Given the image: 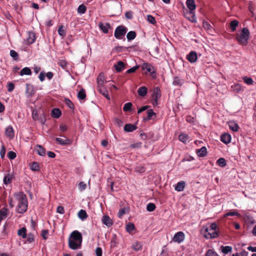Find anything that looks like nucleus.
I'll return each mask as SVG.
<instances>
[{
  "label": "nucleus",
  "mask_w": 256,
  "mask_h": 256,
  "mask_svg": "<svg viewBox=\"0 0 256 256\" xmlns=\"http://www.w3.org/2000/svg\"><path fill=\"white\" fill-rule=\"evenodd\" d=\"M14 200L10 198L8 200L9 204L13 208L16 203L17 204L16 211L19 214H23L28 208V200L26 196L23 192H16L14 194Z\"/></svg>",
  "instance_id": "f257e3e1"
},
{
  "label": "nucleus",
  "mask_w": 256,
  "mask_h": 256,
  "mask_svg": "<svg viewBox=\"0 0 256 256\" xmlns=\"http://www.w3.org/2000/svg\"><path fill=\"white\" fill-rule=\"evenodd\" d=\"M218 226L216 223L208 224L203 226V234L207 239L216 238L218 236Z\"/></svg>",
  "instance_id": "f03ea898"
},
{
  "label": "nucleus",
  "mask_w": 256,
  "mask_h": 256,
  "mask_svg": "<svg viewBox=\"0 0 256 256\" xmlns=\"http://www.w3.org/2000/svg\"><path fill=\"white\" fill-rule=\"evenodd\" d=\"M250 36V32L246 28H244L240 34H237L236 40L238 42L242 45L246 46Z\"/></svg>",
  "instance_id": "7ed1b4c3"
},
{
  "label": "nucleus",
  "mask_w": 256,
  "mask_h": 256,
  "mask_svg": "<svg viewBox=\"0 0 256 256\" xmlns=\"http://www.w3.org/2000/svg\"><path fill=\"white\" fill-rule=\"evenodd\" d=\"M127 30V28L124 26H118L115 30L114 36L116 38L120 40L126 34Z\"/></svg>",
  "instance_id": "20e7f679"
},
{
  "label": "nucleus",
  "mask_w": 256,
  "mask_h": 256,
  "mask_svg": "<svg viewBox=\"0 0 256 256\" xmlns=\"http://www.w3.org/2000/svg\"><path fill=\"white\" fill-rule=\"evenodd\" d=\"M161 96V93L160 89L156 87L153 90V93L152 95V100H153V105H157L158 104V100Z\"/></svg>",
  "instance_id": "39448f33"
},
{
  "label": "nucleus",
  "mask_w": 256,
  "mask_h": 256,
  "mask_svg": "<svg viewBox=\"0 0 256 256\" xmlns=\"http://www.w3.org/2000/svg\"><path fill=\"white\" fill-rule=\"evenodd\" d=\"M142 68L144 70H146V74L149 73L152 75L156 74L154 68L150 64L144 63L142 65Z\"/></svg>",
  "instance_id": "423d86ee"
},
{
  "label": "nucleus",
  "mask_w": 256,
  "mask_h": 256,
  "mask_svg": "<svg viewBox=\"0 0 256 256\" xmlns=\"http://www.w3.org/2000/svg\"><path fill=\"white\" fill-rule=\"evenodd\" d=\"M70 238L73 239L74 240H76L77 242L78 241L79 242L78 244H81L82 242V235L78 230H74L73 232H72Z\"/></svg>",
  "instance_id": "0eeeda50"
},
{
  "label": "nucleus",
  "mask_w": 256,
  "mask_h": 256,
  "mask_svg": "<svg viewBox=\"0 0 256 256\" xmlns=\"http://www.w3.org/2000/svg\"><path fill=\"white\" fill-rule=\"evenodd\" d=\"M64 138H56V140L58 144L62 146L70 145L72 141L64 136H62Z\"/></svg>",
  "instance_id": "6e6552de"
},
{
  "label": "nucleus",
  "mask_w": 256,
  "mask_h": 256,
  "mask_svg": "<svg viewBox=\"0 0 256 256\" xmlns=\"http://www.w3.org/2000/svg\"><path fill=\"white\" fill-rule=\"evenodd\" d=\"M184 234L182 232H178L176 233L173 237L172 240L174 242L180 243L184 241Z\"/></svg>",
  "instance_id": "1a4fd4ad"
},
{
  "label": "nucleus",
  "mask_w": 256,
  "mask_h": 256,
  "mask_svg": "<svg viewBox=\"0 0 256 256\" xmlns=\"http://www.w3.org/2000/svg\"><path fill=\"white\" fill-rule=\"evenodd\" d=\"M36 40L35 34L34 32H29L28 34L27 38L24 40V43L26 44H33Z\"/></svg>",
  "instance_id": "9d476101"
},
{
  "label": "nucleus",
  "mask_w": 256,
  "mask_h": 256,
  "mask_svg": "<svg viewBox=\"0 0 256 256\" xmlns=\"http://www.w3.org/2000/svg\"><path fill=\"white\" fill-rule=\"evenodd\" d=\"M79 242L74 240L73 239L69 238L68 246L72 250H76L80 247L81 244H78Z\"/></svg>",
  "instance_id": "9b49d317"
},
{
  "label": "nucleus",
  "mask_w": 256,
  "mask_h": 256,
  "mask_svg": "<svg viewBox=\"0 0 256 256\" xmlns=\"http://www.w3.org/2000/svg\"><path fill=\"white\" fill-rule=\"evenodd\" d=\"M187 60L191 63H194L196 62L198 57L197 54L196 52L192 51L186 56Z\"/></svg>",
  "instance_id": "f8f14e48"
},
{
  "label": "nucleus",
  "mask_w": 256,
  "mask_h": 256,
  "mask_svg": "<svg viewBox=\"0 0 256 256\" xmlns=\"http://www.w3.org/2000/svg\"><path fill=\"white\" fill-rule=\"evenodd\" d=\"M98 26L104 33L107 34L108 32V29L110 28V26L109 23L103 24L100 22L98 24Z\"/></svg>",
  "instance_id": "ddd939ff"
},
{
  "label": "nucleus",
  "mask_w": 256,
  "mask_h": 256,
  "mask_svg": "<svg viewBox=\"0 0 256 256\" xmlns=\"http://www.w3.org/2000/svg\"><path fill=\"white\" fill-rule=\"evenodd\" d=\"M186 4L187 7L190 10V12L192 14L193 11L196 9V8L194 0H186Z\"/></svg>",
  "instance_id": "4468645a"
},
{
  "label": "nucleus",
  "mask_w": 256,
  "mask_h": 256,
  "mask_svg": "<svg viewBox=\"0 0 256 256\" xmlns=\"http://www.w3.org/2000/svg\"><path fill=\"white\" fill-rule=\"evenodd\" d=\"M102 221L103 224L109 227L112 224V221L107 215H104L102 216Z\"/></svg>",
  "instance_id": "2eb2a0df"
},
{
  "label": "nucleus",
  "mask_w": 256,
  "mask_h": 256,
  "mask_svg": "<svg viewBox=\"0 0 256 256\" xmlns=\"http://www.w3.org/2000/svg\"><path fill=\"white\" fill-rule=\"evenodd\" d=\"M6 135L10 139H12L14 137V130L10 126H8L5 130Z\"/></svg>",
  "instance_id": "dca6fc26"
},
{
  "label": "nucleus",
  "mask_w": 256,
  "mask_h": 256,
  "mask_svg": "<svg viewBox=\"0 0 256 256\" xmlns=\"http://www.w3.org/2000/svg\"><path fill=\"white\" fill-rule=\"evenodd\" d=\"M220 140L226 144H228L230 142L231 136L228 134H224L220 136Z\"/></svg>",
  "instance_id": "f3484780"
},
{
  "label": "nucleus",
  "mask_w": 256,
  "mask_h": 256,
  "mask_svg": "<svg viewBox=\"0 0 256 256\" xmlns=\"http://www.w3.org/2000/svg\"><path fill=\"white\" fill-rule=\"evenodd\" d=\"M233 91L237 93L243 92L244 90V87L240 84H236L232 86Z\"/></svg>",
  "instance_id": "a211bd4d"
},
{
  "label": "nucleus",
  "mask_w": 256,
  "mask_h": 256,
  "mask_svg": "<svg viewBox=\"0 0 256 256\" xmlns=\"http://www.w3.org/2000/svg\"><path fill=\"white\" fill-rule=\"evenodd\" d=\"M185 186V182L184 181H180L177 183L175 186L174 189L178 192H182L184 190Z\"/></svg>",
  "instance_id": "6ab92c4d"
},
{
  "label": "nucleus",
  "mask_w": 256,
  "mask_h": 256,
  "mask_svg": "<svg viewBox=\"0 0 256 256\" xmlns=\"http://www.w3.org/2000/svg\"><path fill=\"white\" fill-rule=\"evenodd\" d=\"M8 210L6 208L4 207L2 208L0 210V220L6 218L8 216Z\"/></svg>",
  "instance_id": "aec40b11"
},
{
  "label": "nucleus",
  "mask_w": 256,
  "mask_h": 256,
  "mask_svg": "<svg viewBox=\"0 0 256 256\" xmlns=\"http://www.w3.org/2000/svg\"><path fill=\"white\" fill-rule=\"evenodd\" d=\"M114 67L116 72H120L124 68V64L122 61H118L114 65Z\"/></svg>",
  "instance_id": "412c9836"
},
{
  "label": "nucleus",
  "mask_w": 256,
  "mask_h": 256,
  "mask_svg": "<svg viewBox=\"0 0 256 256\" xmlns=\"http://www.w3.org/2000/svg\"><path fill=\"white\" fill-rule=\"evenodd\" d=\"M98 91L107 99L110 100L108 93V90L105 88L104 86H98Z\"/></svg>",
  "instance_id": "4be33fe9"
},
{
  "label": "nucleus",
  "mask_w": 256,
  "mask_h": 256,
  "mask_svg": "<svg viewBox=\"0 0 256 256\" xmlns=\"http://www.w3.org/2000/svg\"><path fill=\"white\" fill-rule=\"evenodd\" d=\"M136 126L130 124H126L124 127V130L126 132H132L136 130Z\"/></svg>",
  "instance_id": "5701e85b"
},
{
  "label": "nucleus",
  "mask_w": 256,
  "mask_h": 256,
  "mask_svg": "<svg viewBox=\"0 0 256 256\" xmlns=\"http://www.w3.org/2000/svg\"><path fill=\"white\" fill-rule=\"evenodd\" d=\"M196 153L198 156L203 157L206 154V148L205 146H202L200 149L197 150Z\"/></svg>",
  "instance_id": "b1692460"
},
{
  "label": "nucleus",
  "mask_w": 256,
  "mask_h": 256,
  "mask_svg": "<svg viewBox=\"0 0 256 256\" xmlns=\"http://www.w3.org/2000/svg\"><path fill=\"white\" fill-rule=\"evenodd\" d=\"M104 74L102 73L100 74L97 78L98 86H104Z\"/></svg>",
  "instance_id": "393cba45"
},
{
  "label": "nucleus",
  "mask_w": 256,
  "mask_h": 256,
  "mask_svg": "<svg viewBox=\"0 0 256 256\" xmlns=\"http://www.w3.org/2000/svg\"><path fill=\"white\" fill-rule=\"evenodd\" d=\"M142 244L138 241L134 242L132 245V248L135 251H138L142 248Z\"/></svg>",
  "instance_id": "a878e982"
},
{
  "label": "nucleus",
  "mask_w": 256,
  "mask_h": 256,
  "mask_svg": "<svg viewBox=\"0 0 256 256\" xmlns=\"http://www.w3.org/2000/svg\"><path fill=\"white\" fill-rule=\"evenodd\" d=\"M178 140L183 143L188 142L189 136L186 134H181L178 136Z\"/></svg>",
  "instance_id": "bb28decb"
},
{
  "label": "nucleus",
  "mask_w": 256,
  "mask_h": 256,
  "mask_svg": "<svg viewBox=\"0 0 256 256\" xmlns=\"http://www.w3.org/2000/svg\"><path fill=\"white\" fill-rule=\"evenodd\" d=\"M148 92V88L146 86L140 87L138 90L140 96H144Z\"/></svg>",
  "instance_id": "cd10ccee"
},
{
  "label": "nucleus",
  "mask_w": 256,
  "mask_h": 256,
  "mask_svg": "<svg viewBox=\"0 0 256 256\" xmlns=\"http://www.w3.org/2000/svg\"><path fill=\"white\" fill-rule=\"evenodd\" d=\"M35 150L37 153L40 156H44L46 154L45 149L40 145H38Z\"/></svg>",
  "instance_id": "c85d7f7f"
},
{
  "label": "nucleus",
  "mask_w": 256,
  "mask_h": 256,
  "mask_svg": "<svg viewBox=\"0 0 256 256\" xmlns=\"http://www.w3.org/2000/svg\"><path fill=\"white\" fill-rule=\"evenodd\" d=\"M228 126L234 132H236L238 130V124L234 121H230L228 122Z\"/></svg>",
  "instance_id": "c756f323"
},
{
  "label": "nucleus",
  "mask_w": 256,
  "mask_h": 256,
  "mask_svg": "<svg viewBox=\"0 0 256 256\" xmlns=\"http://www.w3.org/2000/svg\"><path fill=\"white\" fill-rule=\"evenodd\" d=\"M61 114V111L58 108H54L52 112V116L56 118H59Z\"/></svg>",
  "instance_id": "7c9ffc66"
},
{
  "label": "nucleus",
  "mask_w": 256,
  "mask_h": 256,
  "mask_svg": "<svg viewBox=\"0 0 256 256\" xmlns=\"http://www.w3.org/2000/svg\"><path fill=\"white\" fill-rule=\"evenodd\" d=\"M18 234L22 236L23 238H26L27 236L26 230L25 228L23 227L20 229H19L18 231Z\"/></svg>",
  "instance_id": "2f4dec72"
},
{
  "label": "nucleus",
  "mask_w": 256,
  "mask_h": 256,
  "mask_svg": "<svg viewBox=\"0 0 256 256\" xmlns=\"http://www.w3.org/2000/svg\"><path fill=\"white\" fill-rule=\"evenodd\" d=\"M32 74V72L30 69L29 68L25 67L23 68L21 71L20 72V75H30Z\"/></svg>",
  "instance_id": "473e14b6"
},
{
  "label": "nucleus",
  "mask_w": 256,
  "mask_h": 256,
  "mask_svg": "<svg viewBox=\"0 0 256 256\" xmlns=\"http://www.w3.org/2000/svg\"><path fill=\"white\" fill-rule=\"evenodd\" d=\"M136 37V32L134 31L129 32L126 35V38L128 41L133 40Z\"/></svg>",
  "instance_id": "72a5a7b5"
},
{
  "label": "nucleus",
  "mask_w": 256,
  "mask_h": 256,
  "mask_svg": "<svg viewBox=\"0 0 256 256\" xmlns=\"http://www.w3.org/2000/svg\"><path fill=\"white\" fill-rule=\"evenodd\" d=\"M78 216L82 220H84L88 217L86 212L83 210H81L79 211Z\"/></svg>",
  "instance_id": "f704fd0d"
},
{
  "label": "nucleus",
  "mask_w": 256,
  "mask_h": 256,
  "mask_svg": "<svg viewBox=\"0 0 256 256\" xmlns=\"http://www.w3.org/2000/svg\"><path fill=\"white\" fill-rule=\"evenodd\" d=\"M12 176L8 174L4 177L3 180L4 183L6 185L10 184L12 182Z\"/></svg>",
  "instance_id": "c9c22d12"
},
{
  "label": "nucleus",
  "mask_w": 256,
  "mask_h": 256,
  "mask_svg": "<svg viewBox=\"0 0 256 256\" xmlns=\"http://www.w3.org/2000/svg\"><path fill=\"white\" fill-rule=\"evenodd\" d=\"M220 248L222 252L225 254H227L232 250V247L230 246H222Z\"/></svg>",
  "instance_id": "e433bc0d"
},
{
  "label": "nucleus",
  "mask_w": 256,
  "mask_h": 256,
  "mask_svg": "<svg viewBox=\"0 0 256 256\" xmlns=\"http://www.w3.org/2000/svg\"><path fill=\"white\" fill-rule=\"evenodd\" d=\"M238 24V22L236 20H234L231 22L230 24V27L232 32H234L236 30V28Z\"/></svg>",
  "instance_id": "4c0bfd02"
},
{
  "label": "nucleus",
  "mask_w": 256,
  "mask_h": 256,
  "mask_svg": "<svg viewBox=\"0 0 256 256\" xmlns=\"http://www.w3.org/2000/svg\"><path fill=\"white\" fill-rule=\"evenodd\" d=\"M217 164L220 167L224 168L226 165V160L224 158H220L216 161Z\"/></svg>",
  "instance_id": "58836bf2"
},
{
  "label": "nucleus",
  "mask_w": 256,
  "mask_h": 256,
  "mask_svg": "<svg viewBox=\"0 0 256 256\" xmlns=\"http://www.w3.org/2000/svg\"><path fill=\"white\" fill-rule=\"evenodd\" d=\"M86 6L84 4H82L78 6V12L79 14H84L86 12Z\"/></svg>",
  "instance_id": "ea45409f"
},
{
  "label": "nucleus",
  "mask_w": 256,
  "mask_h": 256,
  "mask_svg": "<svg viewBox=\"0 0 256 256\" xmlns=\"http://www.w3.org/2000/svg\"><path fill=\"white\" fill-rule=\"evenodd\" d=\"M156 208V206L153 203H149L146 206V210L148 212H153Z\"/></svg>",
  "instance_id": "a19ab883"
},
{
  "label": "nucleus",
  "mask_w": 256,
  "mask_h": 256,
  "mask_svg": "<svg viewBox=\"0 0 256 256\" xmlns=\"http://www.w3.org/2000/svg\"><path fill=\"white\" fill-rule=\"evenodd\" d=\"M86 96L85 91L84 90H81L78 94V97L80 100H84Z\"/></svg>",
  "instance_id": "79ce46f5"
},
{
  "label": "nucleus",
  "mask_w": 256,
  "mask_h": 256,
  "mask_svg": "<svg viewBox=\"0 0 256 256\" xmlns=\"http://www.w3.org/2000/svg\"><path fill=\"white\" fill-rule=\"evenodd\" d=\"M132 104L131 102H127L124 104L123 107V110L124 112H128L131 110Z\"/></svg>",
  "instance_id": "37998d69"
},
{
  "label": "nucleus",
  "mask_w": 256,
  "mask_h": 256,
  "mask_svg": "<svg viewBox=\"0 0 256 256\" xmlns=\"http://www.w3.org/2000/svg\"><path fill=\"white\" fill-rule=\"evenodd\" d=\"M243 80L244 82L248 85L252 84L254 83V80L250 78L244 76L243 78Z\"/></svg>",
  "instance_id": "c03bdc74"
},
{
  "label": "nucleus",
  "mask_w": 256,
  "mask_h": 256,
  "mask_svg": "<svg viewBox=\"0 0 256 256\" xmlns=\"http://www.w3.org/2000/svg\"><path fill=\"white\" fill-rule=\"evenodd\" d=\"M30 168L33 171L38 170L39 169V166L36 162H33L30 166Z\"/></svg>",
  "instance_id": "a18cd8bd"
},
{
  "label": "nucleus",
  "mask_w": 256,
  "mask_h": 256,
  "mask_svg": "<svg viewBox=\"0 0 256 256\" xmlns=\"http://www.w3.org/2000/svg\"><path fill=\"white\" fill-rule=\"evenodd\" d=\"M148 113V117L147 119L148 120L152 119V116H156V114L154 112L152 109H150L147 111Z\"/></svg>",
  "instance_id": "49530a36"
},
{
  "label": "nucleus",
  "mask_w": 256,
  "mask_h": 256,
  "mask_svg": "<svg viewBox=\"0 0 256 256\" xmlns=\"http://www.w3.org/2000/svg\"><path fill=\"white\" fill-rule=\"evenodd\" d=\"M134 229V226L132 223H128L126 226V230L128 232H131Z\"/></svg>",
  "instance_id": "de8ad7c7"
},
{
  "label": "nucleus",
  "mask_w": 256,
  "mask_h": 256,
  "mask_svg": "<svg viewBox=\"0 0 256 256\" xmlns=\"http://www.w3.org/2000/svg\"><path fill=\"white\" fill-rule=\"evenodd\" d=\"M173 84L174 86H182V80L176 77L174 78Z\"/></svg>",
  "instance_id": "09e8293b"
},
{
  "label": "nucleus",
  "mask_w": 256,
  "mask_h": 256,
  "mask_svg": "<svg viewBox=\"0 0 256 256\" xmlns=\"http://www.w3.org/2000/svg\"><path fill=\"white\" fill-rule=\"evenodd\" d=\"M203 27L206 30L210 32L212 31V27L211 25L207 22H203Z\"/></svg>",
  "instance_id": "8fccbe9b"
},
{
  "label": "nucleus",
  "mask_w": 256,
  "mask_h": 256,
  "mask_svg": "<svg viewBox=\"0 0 256 256\" xmlns=\"http://www.w3.org/2000/svg\"><path fill=\"white\" fill-rule=\"evenodd\" d=\"M16 156V154L13 151H10L8 153V157L10 160H14Z\"/></svg>",
  "instance_id": "3c124183"
},
{
  "label": "nucleus",
  "mask_w": 256,
  "mask_h": 256,
  "mask_svg": "<svg viewBox=\"0 0 256 256\" xmlns=\"http://www.w3.org/2000/svg\"><path fill=\"white\" fill-rule=\"evenodd\" d=\"M26 238H27L26 241L28 243H32V242H33L34 241V234H32L31 233L28 234L27 235V236Z\"/></svg>",
  "instance_id": "603ef678"
},
{
  "label": "nucleus",
  "mask_w": 256,
  "mask_h": 256,
  "mask_svg": "<svg viewBox=\"0 0 256 256\" xmlns=\"http://www.w3.org/2000/svg\"><path fill=\"white\" fill-rule=\"evenodd\" d=\"M139 66L136 65L134 66H133L132 68L128 69L126 72L127 74L134 73L139 68Z\"/></svg>",
  "instance_id": "864d4df0"
},
{
  "label": "nucleus",
  "mask_w": 256,
  "mask_h": 256,
  "mask_svg": "<svg viewBox=\"0 0 256 256\" xmlns=\"http://www.w3.org/2000/svg\"><path fill=\"white\" fill-rule=\"evenodd\" d=\"M10 56L14 60H17L18 59V54L14 50H11L10 51Z\"/></svg>",
  "instance_id": "5fc2aeb1"
},
{
  "label": "nucleus",
  "mask_w": 256,
  "mask_h": 256,
  "mask_svg": "<svg viewBox=\"0 0 256 256\" xmlns=\"http://www.w3.org/2000/svg\"><path fill=\"white\" fill-rule=\"evenodd\" d=\"M147 20L152 24H154L156 22L155 18L151 15L147 16Z\"/></svg>",
  "instance_id": "6e6d98bb"
},
{
  "label": "nucleus",
  "mask_w": 256,
  "mask_h": 256,
  "mask_svg": "<svg viewBox=\"0 0 256 256\" xmlns=\"http://www.w3.org/2000/svg\"><path fill=\"white\" fill-rule=\"evenodd\" d=\"M206 256H218V254L213 250L210 249L207 251Z\"/></svg>",
  "instance_id": "4d7b16f0"
},
{
  "label": "nucleus",
  "mask_w": 256,
  "mask_h": 256,
  "mask_svg": "<svg viewBox=\"0 0 256 256\" xmlns=\"http://www.w3.org/2000/svg\"><path fill=\"white\" fill-rule=\"evenodd\" d=\"M240 216V214L239 213H238V212H228L224 214L225 216Z\"/></svg>",
  "instance_id": "13d9d810"
},
{
  "label": "nucleus",
  "mask_w": 256,
  "mask_h": 256,
  "mask_svg": "<svg viewBox=\"0 0 256 256\" xmlns=\"http://www.w3.org/2000/svg\"><path fill=\"white\" fill-rule=\"evenodd\" d=\"M58 64L62 68H64L67 66V62L65 60H60L58 62Z\"/></svg>",
  "instance_id": "bf43d9fd"
},
{
  "label": "nucleus",
  "mask_w": 256,
  "mask_h": 256,
  "mask_svg": "<svg viewBox=\"0 0 256 256\" xmlns=\"http://www.w3.org/2000/svg\"><path fill=\"white\" fill-rule=\"evenodd\" d=\"M58 34H59V35H60L61 36H65V32L63 29L62 26H59L58 29Z\"/></svg>",
  "instance_id": "052dcab7"
},
{
  "label": "nucleus",
  "mask_w": 256,
  "mask_h": 256,
  "mask_svg": "<svg viewBox=\"0 0 256 256\" xmlns=\"http://www.w3.org/2000/svg\"><path fill=\"white\" fill-rule=\"evenodd\" d=\"M86 186V184L82 182H80L78 184L79 189L80 191H82L85 190Z\"/></svg>",
  "instance_id": "680f3d73"
},
{
  "label": "nucleus",
  "mask_w": 256,
  "mask_h": 256,
  "mask_svg": "<svg viewBox=\"0 0 256 256\" xmlns=\"http://www.w3.org/2000/svg\"><path fill=\"white\" fill-rule=\"evenodd\" d=\"M96 254V256H102V249L98 247L96 248L95 250Z\"/></svg>",
  "instance_id": "e2e57ef3"
},
{
  "label": "nucleus",
  "mask_w": 256,
  "mask_h": 256,
  "mask_svg": "<svg viewBox=\"0 0 256 256\" xmlns=\"http://www.w3.org/2000/svg\"><path fill=\"white\" fill-rule=\"evenodd\" d=\"M6 154V148L4 146H2L0 150V155L2 158L4 157Z\"/></svg>",
  "instance_id": "0e129e2a"
},
{
  "label": "nucleus",
  "mask_w": 256,
  "mask_h": 256,
  "mask_svg": "<svg viewBox=\"0 0 256 256\" xmlns=\"http://www.w3.org/2000/svg\"><path fill=\"white\" fill-rule=\"evenodd\" d=\"M60 129L61 133H63L67 130L68 128L65 124H62L60 126Z\"/></svg>",
  "instance_id": "69168bd1"
},
{
  "label": "nucleus",
  "mask_w": 256,
  "mask_h": 256,
  "mask_svg": "<svg viewBox=\"0 0 256 256\" xmlns=\"http://www.w3.org/2000/svg\"><path fill=\"white\" fill-rule=\"evenodd\" d=\"M66 103L70 108H74V104L69 99H66Z\"/></svg>",
  "instance_id": "338daca9"
},
{
  "label": "nucleus",
  "mask_w": 256,
  "mask_h": 256,
  "mask_svg": "<svg viewBox=\"0 0 256 256\" xmlns=\"http://www.w3.org/2000/svg\"><path fill=\"white\" fill-rule=\"evenodd\" d=\"M45 72H42L39 74L38 78L41 82H43L45 79Z\"/></svg>",
  "instance_id": "774afa93"
}]
</instances>
